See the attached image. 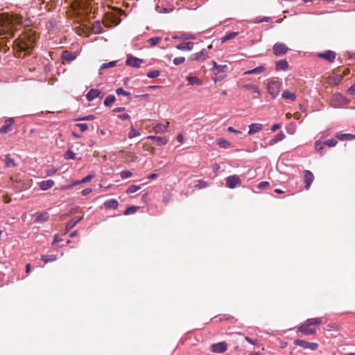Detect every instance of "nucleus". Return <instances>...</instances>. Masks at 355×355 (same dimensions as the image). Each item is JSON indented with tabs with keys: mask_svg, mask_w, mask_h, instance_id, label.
<instances>
[{
	"mask_svg": "<svg viewBox=\"0 0 355 355\" xmlns=\"http://www.w3.org/2000/svg\"><path fill=\"white\" fill-rule=\"evenodd\" d=\"M36 42L35 33L32 30L24 31L13 42L15 55L18 58H24L30 54L35 47Z\"/></svg>",
	"mask_w": 355,
	"mask_h": 355,
	"instance_id": "1",
	"label": "nucleus"
},
{
	"mask_svg": "<svg viewBox=\"0 0 355 355\" xmlns=\"http://www.w3.org/2000/svg\"><path fill=\"white\" fill-rule=\"evenodd\" d=\"M22 17L18 14H0V35L12 38L15 36V26L22 24Z\"/></svg>",
	"mask_w": 355,
	"mask_h": 355,
	"instance_id": "2",
	"label": "nucleus"
},
{
	"mask_svg": "<svg viewBox=\"0 0 355 355\" xmlns=\"http://www.w3.org/2000/svg\"><path fill=\"white\" fill-rule=\"evenodd\" d=\"M281 83L278 80H271L268 83V92L275 98L279 93Z\"/></svg>",
	"mask_w": 355,
	"mask_h": 355,
	"instance_id": "3",
	"label": "nucleus"
},
{
	"mask_svg": "<svg viewBox=\"0 0 355 355\" xmlns=\"http://www.w3.org/2000/svg\"><path fill=\"white\" fill-rule=\"evenodd\" d=\"M348 103L349 101L339 93L334 94L331 100V105L333 107H338L341 105H346Z\"/></svg>",
	"mask_w": 355,
	"mask_h": 355,
	"instance_id": "4",
	"label": "nucleus"
},
{
	"mask_svg": "<svg viewBox=\"0 0 355 355\" xmlns=\"http://www.w3.org/2000/svg\"><path fill=\"white\" fill-rule=\"evenodd\" d=\"M226 186L230 189H234L241 185V178L236 175H230L225 179Z\"/></svg>",
	"mask_w": 355,
	"mask_h": 355,
	"instance_id": "5",
	"label": "nucleus"
},
{
	"mask_svg": "<svg viewBox=\"0 0 355 355\" xmlns=\"http://www.w3.org/2000/svg\"><path fill=\"white\" fill-rule=\"evenodd\" d=\"M295 345L300 346L304 349H309L311 350H316L318 347V345L316 343H309L301 339H295L293 341Z\"/></svg>",
	"mask_w": 355,
	"mask_h": 355,
	"instance_id": "6",
	"label": "nucleus"
},
{
	"mask_svg": "<svg viewBox=\"0 0 355 355\" xmlns=\"http://www.w3.org/2000/svg\"><path fill=\"white\" fill-rule=\"evenodd\" d=\"M297 331L305 336L315 335L316 329L311 327L305 321L297 327Z\"/></svg>",
	"mask_w": 355,
	"mask_h": 355,
	"instance_id": "7",
	"label": "nucleus"
},
{
	"mask_svg": "<svg viewBox=\"0 0 355 355\" xmlns=\"http://www.w3.org/2000/svg\"><path fill=\"white\" fill-rule=\"evenodd\" d=\"M317 56L329 62H333L336 58V53L331 50L317 53Z\"/></svg>",
	"mask_w": 355,
	"mask_h": 355,
	"instance_id": "8",
	"label": "nucleus"
},
{
	"mask_svg": "<svg viewBox=\"0 0 355 355\" xmlns=\"http://www.w3.org/2000/svg\"><path fill=\"white\" fill-rule=\"evenodd\" d=\"M272 50L274 54L279 56L286 54L288 49L284 44L277 42L274 44Z\"/></svg>",
	"mask_w": 355,
	"mask_h": 355,
	"instance_id": "9",
	"label": "nucleus"
},
{
	"mask_svg": "<svg viewBox=\"0 0 355 355\" xmlns=\"http://www.w3.org/2000/svg\"><path fill=\"white\" fill-rule=\"evenodd\" d=\"M144 62L143 60L134 57L132 55H128L125 61L127 65L135 68L140 67L141 64Z\"/></svg>",
	"mask_w": 355,
	"mask_h": 355,
	"instance_id": "10",
	"label": "nucleus"
},
{
	"mask_svg": "<svg viewBox=\"0 0 355 355\" xmlns=\"http://www.w3.org/2000/svg\"><path fill=\"white\" fill-rule=\"evenodd\" d=\"M14 118H8L4 121L3 125L0 128L1 134H6L12 130V125L15 123Z\"/></svg>",
	"mask_w": 355,
	"mask_h": 355,
	"instance_id": "11",
	"label": "nucleus"
},
{
	"mask_svg": "<svg viewBox=\"0 0 355 355\" xmlns=\"http://www.w3.org/2000/svg\"><path fill=\"white\" fill-rule=\"evenodd\" d=\"M211 351L214 353H223L227 349V345L225 342H220L211 345Z\"/></svg>",
	"mask_w": 355,
	"mask_h": 355,
	"instance_id": "12",
	"label": "nucleus"
},
{
	"mask_svg": "<svg viewBox=\"0 0 355 355\" xmlns=\"http://www.w3.org/2000/svg\"><path fill=\"white\" fill-rule=\"evenodd\" d=\"M190 58L191 60L204 61L209 58V55L206 50L202 49L200 52L192 54Z\"/></svg>",
	"mask_w": 355,
	"mask_h": 355,
	"instance_id": "13",
	"label": "nucleus"
},
{
	"mask_svg": "<svg viewBox=\"0 0 355 355\" xmlns=\"http://www.w3.org/2000/svg\"><path fill=\"white\" fill-rule=\"evenodd\" d=\"M103 96V94L97 89H90L86 95V98L89 101H92L96 98H102Z\"/></svg>",
	"mask_w": 355,
	"mask_h": 355,
	"instance_id": "14",
	"label": "nucleus"
},
{
	"mask_svg": "<svg viewBox=\"0 0 355 355\" xmlns=\"http://www.w3.org/2000/svg\"><path fill=\"white\" fill-rule=\"evenodd\" d=\"M304 179L305 182V189H309L314 180V175L310 171L306 170L304 171Z\"/></svg>",
	"mask_w": 355,
	"mask_h": 355,
	"instance_id": "15",
	"label": "nucleus"
},
{
	"mask_svg": "<svg viewBox=\"0 0 355 355\" xmlns=\"http://www.w3.org/2000/svg\"><path fill=\"white\" fill-rule=\"evenodd\" d=\"M343 78V75L336 74L334 76H329L327 78V83L329 85H337L342 81Z\"/></svg>",
	"mask_w": 355,
	"mask_h": 355,
	"instance_id": "16",
	"label": "nucleus"
},
{
	"mask_svg": "<svg viewBox=\"0 0 355 355\" xmlns=\"http://www.w3.org/2000/svg\"><path fill=\"white\" fill-rule=\"evenodd\" d=\"M77 57V53L76 52H71L69 51H64L62 53V59L64 61L67 62H71L74 60Z\"/></svg>",
	"mask_w": 355,
	"mask_h": 355,
	"instance_id": "17",
	"label": "nucleus"
},
{
	"mask_svg": "<svg viewBox=\"0 0 355 355\" xmlns=\"http://www.w3.org/2000/svg\"><path fill=\"white\" fill-rule=\"evenodd\" d=\"M49 218V214L46 211L37 212L35 214V222L43 223L48 220Z\"/></svg>",
	"mask_w": 355,
	"mask_h": 355,
	"instance_id": "18",
	"label": "nucleus"
},
{
	"mask_svg": "<svg viewBox=\"0 0 355 355\" xmlns=\"http://www.w3.org/2000/svg\"><path fill=\"white\" fill-rule=\"evenodd\" d=\"M147 139L154 140L157 146L166 145L168 142V138L166 137H157L154 135H150L147 137Z\"/></svg>",
	"mask_w": 355,
	"mask_h": 355,
	"instance_id": "19",
	"label": "nucleus"
},
{
	"mask_svg": "<svg viewBox=\"0 0 355 355\" xmlns=\"http://www.w3.org/2000/svg\"><path fill=\"white\" fill-rule=\"evenodd\" d=\"M263 129V125L261 123H252L249 125L248 135H251L260 132Z\"/></svg>",
	"mask_w": 355,
	"mask_h": 355,
	"instance_id": "20",
	"label": "nucleus"
},
{
	"mask_svg": "<svg viewBox=\"0 0 355 355\" xmlns=\"http://www.w3.org/2000/svg\"><path fill=\"white\" fill-rule=\"evenodd\" d=\"M193 43L191 42H183L178 44L176 48L181 51H191L193 49Z\"/></svg>",
	"mask_w": 355,
	"mask_h": 355,
	"instance_id": "21",
	"label": "nucleus"
},
{
	"mask_svg": "<svg viewBox=\"0 0 355 355\" xmlns=\"http://www.w3.org/2000/svg\"><path fill=\"white\" fill-rule=\"evenodd\" d=\"M54 185V182L52 180H43L40 183V188L41 190L46 191L51 188Z\"/></svg>",
	"mask_w": 355,
	"mask_h": 355,
	"instance_id": "22",
	"label": "nucleus"
},
{
	"mask_svg": "<svg viewBox=\"0 0 355 355\" xmlns=\"http://www.w3.org/2000/svg\"><path fill=\"white\" fill-rule=\"evenodd\" d=\"M336 137L341 141L343 140H352L355 139V135L352 134H346V133H341V132H337L336 134Z\"/></svg>",
	"mask_w": 355,
	"mask_h": 355,
	"instance_id": "23",
	"label": "nucleus"
},
{
	"mask_svg": "<svg viewBox=\"0 0 355 355\" xmlns=\"http://www.w3.org/2000/svg\"><path fill=\"white\" fill-rule=\"evenodd\" d=\"M266 68L264 64H261L252 70L246 71L244 74H258L263 73L266 71Z\"/></svg>",
	"mask_w": 355,
	"mask_h": 355,
	"instance_id": "24",
	"label": "nucleus"
},
{
	"mask_svg": "<svg viewBox=\"0 0 355 355\" xmlns=\"http://www.w3.org/2000/svg\"><path fill=\"white\" fill-rule=\"evenodd\" d=\"M288 66V64L286 60H280L276 62L275 69L277 71H285Z\"/></svg>",
	"mask_w": 355,
	"mask_h": 355,
	"instance_id": "25",
	"label": "nucleus"
},
{
	"mask_svg": "<svg viewBox=\"0 0 355 355\" xmlns=\"http://www.w3.org/2000/svg\"><path fill=\"white\" fill-rule=\"evenodd\" d=\"M83 219V217H76L66 224V231H69Z\"/></svg>",
	"mask_w": 355,
	"mask_h": 355,
	"instance_id": "26",
	"label": "nucleus"
},
{
	"mask_svg": "<svg viewBox=\"0 0 355 355\" xmlns=\"http://www.w3.org/2000/svg\"><path fill=\"white\" fill-rule=\"evenodd\" d=\"M104 206L108 209H116L119 206V203H118L117 200H116L114 199H111V200L105 201L104 202Z\"/></svg>",
	"mask_w": 355,
	"mask_h": 355,
	"instance_id": "27",
	"label": "nucleus"
},
{
	"mask_svg": "<svg viewBox=\"0 0 355 355\" xmlns=\"http://www.w3.org/2000/svg\"><path fill=\"white\" fill-rule=\"evenodd\" d=\"M282 96L284 99H288L291 101H295L296 100V96L294 93L291 92L289 90L286 89L283 92Z\"/></svg>",
	"mask_w": 355,
	"mask_h": 355,
	"instance_id": "28",
	"label": "nucleus"
},
{
	"mask_svg": "<svg viewBox=\"0 0 355 355\" xmlns=\"http://www.w3.org/2000/svg\"><path fill=\"white\" fill-rule=\"evenodd\" d=\"M309 326L318 325L322 323V318H313L305 320Z\"/></svg>",
	"mask_w": 355,
	"mask_h": 355,
	"instance_id": "29",
	"label": "nucleus"
},
{
	"mask_svg": "<svg viewBox=\"0 0 355 355\" xmlns=\"http://www.w3.org/2000/svg\"><path fill=\"white\" fill-rule=\"evenodd\" d=\"M284 137H285L284 134L282 132H280L273 139H272L269 141V144L270 146H272V145H273V144H276V143L283 140Z\"/></svg>",
	"mask_w": 355,
	"mask_h": 355,
	"instance_id": "30",
	"label": "nucleus"
},
{
	"mask_svg": "<svg viewBox=\"0 0 355 355\" xmlns=\"http://www.w3.org/2000/svg\"><path fill=\"white\" fill-rule=\"evenodd\" d=\"M4 161L6 167H14L16 166L14 159L10 155L5 156Z\"/></svg>",
	"mask_w": 355,
	"mask_h": 355,
	"instance_id": "31",
	"label": "nucleus"
},
{
	"mask_svg": "<svg viewBox=\"0 0 355 355\" xmlns=\"http://www.w3.org/2000/svg\"><path fill=\"white\" fill-rule=\"evenodd\" d=\"M238 35H239V33H237V32H232L230 33H227L225 36L221 37L220 40L223 43L227 40L234 39Z\"/></svg>",
	"mask_w": 355,
	"mask_h": 355,
	"instance_id": "32",
	"label": "nucleus"
},
{
	"mask_svg": "<svg viewBox=\"0 0 355 355\" xmlns=\"http://www.w3.org/2000/svg\"><path fill=\"white\" fill-rule=\"evenodd\" d=\"M218 145L223 148H228L230 147L231 144L227 140L223 138H219L218 140Z\"/></svg>",
	"mask_w": 355,
	"mask_h": 355,
	"instance_id": "33",
	"label": "nucleus"
},
{
	"mask_svg": "<svg viewBox=\"0 0 355 355\" xmlns=\"http://www.w3.org/2000/svg\"><path fill=\"white\" fill-rule=\"evenodd\" d=\"M153 130L155 133H164L166 132V128L162 123H157L153 127Z\"/></svg>",
	"mask_w": 355,
	"mask_h": 355,
	"instance_id": "34",
	"label": "nucleus"
},
{
	"mask_svg": "<svg viewBox=\"0 0 355 355\" xmlns=\"http://www.w3.org/2000/svg\"><path fill=\"white\" fill-rule=\"evenodd\" d=\"M162 40L161 37H154L149 38L146 42L150 45V46L153 47L157 45Z\"/></svg>",
	"mask_w": 355,
	"mask_h": 355,
	"instance_id": "35",
	"label": "nucleus"
},
{
	"mask_svg": "<svg viewBox=\"0 0 355 355\" xmlns=\"http://www.w3.org/2000/svg\"><path fill=\"white\" fill-rule=\"evenodd\" d=\"M188 82L189 83V84L193 85H202V81L197 77L196 76H188L187 78Z\"/></svg>",
	"mask_w": 355,
	"mask_h": 355,
	"instance_id": "36",
	"label": "nucleus"
},
{
	"mask_svg": "<svg viewBox=\"0 0 355 355\" xmlns=\"http://www.w3.org/2000/svg\"><path fill=\"white\" fill-rule=\"evenodd\" d=\"M41 259L45 263L52 262L57 259V256L55 254L42 255Z\"/></svg>",
	"mask_w": 355,
	"mask_h": 355,
	"instance_id": "37",
	"label": "nucleus"
},
{
	"mask_svg": "<svg viewBox=\"0 0 355 355\" xmlns=\"http://www.w3.org/2000/svg\"><path fill=\"white\" fill-rule=\"evenodd\" d=\"M94 178V174H89V175H87L86 177H85L83 180L73 182V185H76V184H82V183H85V182H89Z\"/></svg>",
	"mask_w": 355,
	"mask_h": 355,
	"instance_id": "38",
	"label": "nucleus"
},
{
	"mask_svg": "<svg viewBox=\"0 0 355 355\" xmlns=\"http://www.w3.org/2000/svg\"><path fill=\"white\" fill-rule=\"evenodd\" d=\"M116 101L115 96L113 95H109L107 96L105 101H104V105L105 106H110L112 104H113Z\"/></svg>",
	"mask_w": 355,
	"mask_h": 355,
	"instance_id": "39",
	"label": "nucleus"
},
{
	"mask_svg": "<svg viewBox=\"0 0 355 355\" xmlns=\"http://www.w3.org/2000/svg\"><path fill=\"white\" fill-rule=\"evenodd\" d=\"M246 89L251 90L254 93H257L258 94L260 93L259 87L252 84H247L243 86Z\"/></svg>",
	"mask_w": 355,
	"mask_h": 355,
	"instance_id": "40",
	"label": "nucleus"
},
{
	"mask_svg": "<svg viewBox=\"0 0 355 355\" xmlns=\"http://www.w3.org/2000/svg\"><path fill=\"white\" fill-rule=\"evenodd\" d=\"M116 93L118 94V95H123V96H128V100L130 101V93L129 92H126L125 91L123 88L120 87V88H117L116 89Z\"/></svg>",
	"mask_w": 355,
	"mask_h": 355,
	"instance_id": "41",
	"label": "nucleus"
},
{
	"mask_svg": "<svg viewBox=\"0 0 355 355\" xmlns=\"http://www.w3.org/2000/svg\"><path fill=\"white\" fill-rule=\"evenodd\" d=\"M116 61H112V62H109L107 63H103L100 67V71L105 69L114 67L116 66Z\"/></svg>",
	"mask_w": 355,
	"mask_h": 355,
	"instance_id": "42",
	"label": "nucleus"
},
{
	"mask_svg": "<svg viewBox=\"0 0 355 355\" xmlns=\"http://www.w3.org/2000/svg\"><path fill=\"white\" fill-rule=\"evenodd\" d=\"M64 157L66 159H76V154L69 149L64 155Z\"/></svg>",
	"mask_w": 355,
	"mask_h": 355,
	"instance_id": "43",
	"label": "nucleus"
},
{
	"mask_svg": "<svg viewBox=\"0 0 355 355\" xmlns=\"http://www.w3.org/2000/svg\"><path fill=\"white\" fill-rule=\"evenodd\" d=\"M271 21V18L269 17H264L263 18L256 17L253 19V21L256 24L261 23V22H269Z\"/></svg>",
	"mask_w": 355,
	"mask_h": 355,
	"instance_id": "44",
	"label": "nucleus"
},
{
	"mask_svg": "<svg viewBox=\"0 0 355 355\" xmlns=\"http://www.w3.org/2000/svg\"><path fill=\"white\" fill-rule=\"evenodd\" d=\"M217 69L214 72L215 75H218L220 73L225 72L227 70V66L226 64L224 65H219L217 67Z\"/></svg>",
	"mask_w": 355,
	"mask_h": 355,
	"instance_id": "45",
	"label": "nucleus"
},
{
	"mask_svg": "<svg viewBox=\"0 0 355 355\" xmlns=\"http://www.w3.org/2000/svg\"><path fill=\"white\" fill-rule=\"evenodd\" d=\"M139 135H140L139 132L138 130H137L135 128H134L133 127H132L128 133V137L130 139H132L133 137L139 136Z\"/></svg>",
	"mask_w": 355,
	"mask_h": 355,
	"instance_id": "46",
	"label": "nucleus"
},
{
	"mask_svg": "<svg viewBox=\"0 0 355 355\" xmlns=\"http://www.w3.org/2000/svg\"><path fill=\"white\" fill-rule=\"evenodd\" d=\"M159 75H160V71L158 70H153V71H149L147 73V76L150 78H157Z\"/></svg>",
	"mask_w": 355,
	"mask_h": 355,
	"instance_id": "47",
	"label": "nucleus"
},
{
	"mask_svg": "<svg viewBox=\"0 0 355 355\" xmlns=\"http://www.w3.org/2000/svg\"><path fill=\"white\" fill-rule=\"evenodd\" d=\"M337 140L335 139H330L327 141H325L323 144L327 145L329 147H334L337 144Z\"/></svg>",
	"mask_w": 355,
	"mask_h": 355,
	"instance_id": "48",
	"label": "nucleus"
},
{
	"mask_svg": "<svg viewBox=\"0 0 355 355\" xmlns=\"http://www.w3.org/2000/svg\"><path fill=\"white\" fill-rule=\"evenodd\" d=\"M138 207H136V206H131V207H128L125 211H124V214L125 215H129V214H133L135 213L137 210Z\"/></svg>",
	"mask_w": 355,
	"mask_h": 355,
	"instance_id": "49",
	"label": "nucleus"
},
{
	"mask_svg": "<svg viewBox=\"0 0 355 355\" xmlns=\"http://www.w3.org/2000/svg\"><path fill=\"white\" fill-rule=\"evenodd\" d=\"M139 189H140V186L131 185L128 188L126 193H135L136 191H137Z\"/></svg>",
	"mask_w": 355,
	"mask_h": 355,
	"instance_id": "50",
	"label": "nucleus"
},
{
	"mask_svg": "<svg viewBox=\"0 0 355 355\" xmlns=\"http://www.w3.org/2000/svg\"><path fill=\"white\" fill-rule=\"evenodd\" d=\"M185 61L184 57H177L173 59V64L175 65H179L182 64Z\"/></svg>",
	"mask_w": 355,
	"mask_h": 355,
	"instance_id": "51",
	"label": "nucleus"
},
{
	"mask_svg": "<svg viewBox=\"0 0 355 355\" xmlns=\"http://www.w3.org/2000/svg\"><path fill=\"white\" fill-rule=\"evenodd\" d=\"M132 176V173L130 171H123L121 172V178L122 179L128 178Z\"/></svg>",
	"mask_w": 355,
	"mask_h": 355,
	"instance_id": "52",
	"label": "nucleus"
},
{
	"mask_svg": "<svg viewBox=\"0 0 355 355\" xmlns=\"http://www.w3.org/2000/svg\"><path fill=\"white\" fill-rule=\"evenodd\" d=\"M76 126L79 128L80 130L83 132L88 129V125L86 123H78Z\"/></svg>",
	"mask_w": 355,
	"mask_h": 355,
	"instance_id": "53",
	"label": "nucleus"
},
{
	"mask_svg": "<svg viewBox=\"0 0 355 355\" xmlns=\"http://www.w3.org/2000/svg\"><path fill=\"white\" fill-rule=\"evenodd\" d=\"M322 144H323V143H322L321 141H316L315 142V150H318V151H320V150H322V148H323Z\"/></svg>",
	"mask_w": 355,
	"mask_h": 355,
	"instance_id": "54",
	"label": "nucleus"
},
{
	"mask_svg": "<svg viewBox=\"0 0 355 355\" xmlns=\"http://www.w3.org/2000/svg\"><path fill=\"white\" fill-rule=\"evenodd\" d=\"M245 340L246 341H248L249 343L252 344V345H257V343H258V340H252V338H250L248 336H245Z\"/></svg>",
	"mask_w": 355,
	"mask_h": 355,
	"instance_id": "55",
	"label": "nucleus"
},
{
	"mask_svg": "<svg viewBox=\"0 0 355 355\" xmlns=\"http://www.w3.org/2000/svg\"><path fill=\"white\" fill-rule=\"evenodd\" d=\"M94 115H88L87 116H85V117H83L81 119H79L78 120L79 121H92V120H94Z\"/></svg>",
	"mask_w": 355,
	"mask_h": 355,
	"instance_id": "56",
	"label": "nucleus"
},
{
	"mask_svg": "<svg viewBox=\"0 0 355 355\" xmlns=\"http://www.w3.org/2000/svg\"><path fill=\"white\" fill-rule=\"evenodd\" d=\"M227 130L229 132L234 133L236 135L241 134V131L235 130L233 127H228Z\"/></svg>",
	"mask_w": 355,
	"mask_h": 355,
	"instance_id": "57",
	"label": "nucleus"
},
{
	"mask_svg": "<svg viewBox=\"0 0 355 355\" xmlns=\"http://www.w3.org/2000/svg\"><path fill=\"white\" fill-rule=\"evenodd\" d=\"M269 186V183L268 182H261L259 184L258 187L260 189H266Z\"/></svg>",
	"mask_w": 355,
	"mask_h": 355,
	"instance_id": "58",
	"label": "nucleus"
},
{
	"mask_svg": "<svg viewBox=\"0 0 355 355\" xmlns=\"http://www.w3.org/2000/svg\"><path fill=\"white\" fill-rule=\"evenodd\" d=\"M171 194H168L166 195V196H164L163 198V202L165 205H167L170 200H171Z\"/></svg>",
	"mask_w": 355,
	"mask_h": 355,
	"instance_id": "59",
	"label": "nucleus"
},
{
	"mask_svg": "<svg viewBox=\"0 0 355 355\" xmlns=\"http://www.w3.org/2000/svg\"><path fill=\"white\" fill-rule=\"evenodd\" d=\"M347 92L352 95H355V84L351 86L348 89Z\"/></svg>",
	"mask_w": 355,
	"mask_h": 355,
	"instance_id": "60",
	"label": "nucleus"
},
{
	"mask_svg": "<svg viewBox=\"0 0 355 355\" xmlns=\"http://www.w3.org/2000/svg\"><path fill=\"white\" fill-rule=\"evenodd\" d=\"M118 117L121 120H127L130 119V116L128 114H122L118 115Z\"/></svg>",
	"mask_w": 355,
	"mask_h": 355,
	"instance_id": "61",
	"label": "nucleus"
},
{
	"mask_svg": "<svg viewBox=\"0 0 355 355\" xmlns=\"http://www.w3.org/2000/svg\"><path fill=\"white\" fill-rule=\"evenodd\" d=\"M281 127V124L279 123H275L274 125H272V126L271 127V130L272 132H275L276 130H277L279 128Z\"/></svg>",
	"mask_w": 355,
	"mask_h": 355,
	"instance_id": "62",
	"label": "nucleus"
},
{
	"mask_svg": "<svg viewBox=\"0 0 355 355\" xmlns=\"http://www.w3.org/2000/svg\"><path fill=\"white\" fill-rule=\"evenodd\" d=\"M91 192H92V189H89V188H87L85 189H83L81 191V193H82L83 196H87V194H89Z\"/></svg>",
	"mask_w": 355,
	"mask_h": 355,
	"instance_id": "63",
	"label": "nucleus"
},
{
	"mask_svg": "<svg viewBox=\"0 0 355 355\" xmlns=\"http://www.w3.org/2000/svg\"><path fill=\"white\" fill-rule=\"evenodd\" d=\"M176 139H177L178 141L180 143H182L184 141V137H183L182 134H178L177 135Z\"/></svg>",
	"mask_w": 355,
	"mask_h": 355,
	"instance_id": "64",
	"label": "nucleus"
}]
</instances>
